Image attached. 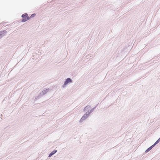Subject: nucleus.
Segmentation results:
<instances>
[{"label": "nucleus", "instance_id": "1", "mask_svg": "<svg viewBox=\"0 0 160 160\" xmlns=\"http://www.w3.org/2000/svg\"><path fill=\"white\" fill-rule=\"evenodd\" d=\"M22 22H25L30 19V17L28 16V14L27 13L22 14Z\"/></svg>", "mask_w": 160, "mask_h": 160}, {"label": "nucleus", "instance_id": "3", "mask_svg": "<svg viewBox=\"0 0 160 160\" xmlns=\"http://www.w3.org/2000/svg\"><path fill=\"white\" fill-rule=\"evenodd\" d=\"M57 152V150H54L49 155V157H50L53 154H54V153H55L56 152Z\"/></svg>", "mask_w": 160, "mask_h": 160}, {"label": "nucleus", "instance_id": "6", "mask_svg": "<svg viewBox=\"0 0 160 160\" xmlns=\"http://www.w3.org/2000/svg\"><path fill=\"white\" fill-rule=\"evenodd\" d=\"M154 145H154V144L153 145H152V146H151L150 147H149L150 148L151 150V149L153 147V146H154Z\"/></svg>", "mask_w": 160, "mask_h": 160}, {"label": "nucleus", "instance_id": "5", "mask_svg": "<svg viewBox=\"0 0 160 160\" xmlns=\"http://www.w3.org/2000/svg\"><path fill=\"white\" fill-rule=\"evenodd\" d=\"M151 150L150 148H148L147 150H146V152H148L149 151H150V150Z\"/></svg>", "mask_w": 160, "mask_h": 160}, {"label": "nucleus", "instance_id": "2", "mask_svg": "<svg viewBox=\"0 0 160 160\" xmlns=\"http://www.w3.org/2000/svg\"><path fill=\"white\" fill-rule=\"evenodd\" d=\"M71 82L72 81L70 78H67L63 84V87H64V86L66 85L68 83Z\"/></svg>", "mask_w": 160, "mask_h": 160}, {"label": "nucleus", "instance_id": "7", "mask_svg": "<svg viewBox=\"0 0 160 160\" xmlns=\"http://www.w3.org/2000/svg\"><path fill=\"white\" fill-rule=\"evenodd\" d=\"M84 118V116H83L82 118V119L83 118Z\"/></svg>", "mask_w": 160, "mask_h": 160}, {"label": "nucleus", "instance_id": "4", "mask_svg": "<svg viewBox=\"0 0 160 160\" xmlns=\"http://www.w3.org/2000/svg\"><path fill=\"white\" fill-rule=\"evenodd\" d=\"M35 15H36V14H32L31 15V16L30 17H32H32H34V16H35Z\"/></svg>", "mask_w": 160, "mask_h": 160}]
</instances>
